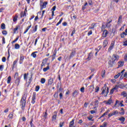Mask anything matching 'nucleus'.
Listing matches in <instances>:
<instances>
[{"label": "nucleus", "instance_id": "obj_1", "mask_svg": "<svg viewBox=\"0 0 127 127\" xmlns=\"http://www.w3.org/2000/svg\"><path fill=\"white\" fill-rule=\"evenodd\" d=\"M26 98H27V94H24L22 97L21 100V104L22 105L21 109L23 111L24 107H25V104L26 103Z\"/></svg>", "mask_w": 127, "mask_h": 127}, {"label": "nucleus", "instance_id": "obj_2", "mask_svg": "<svg viewBox=\"0 0 127 127\" xmlns=\"http://www.w3.org/2000/svg\"><path fill=\"white\" fill-rule=\"evenodd\" d=\"M102 95H104V97H107L108 94H109V88L107 87L106 84L102 88V92L101 93Z\"/></svg>", "mask_w": 127, "mask_h": 127}, {"label": "nucleus", "instance_id": "obj_3", "mask_svg": "<svg viewBox=\"0 0 127 127\" xmlns=\"http://www.w3.org/2000/svg\"><path fill=\"white\" fill-rule=\"evenodd\" d=\"M117 115H119V112H118V111H115L109 114L108 117L109 118H111V117H113V116H117Z\"/></svg>", "mask_w": 127, "mask_h": 127}, {"label": "nucleus", "instance_id": "obj_4", "mask_svg": "<svg viewBox=\"0 0 127 127\" xmlns=\"http://www.w3.org/2000/svg\"><path fill=\"white\" fill-rule=\"evenodd\" d=\"M48 60V59H45L43 60L42 64L41 65V68H43V67H45V65H46Z\"/></svg>", "mask_w": 127, "mask_h": 127}, {"label": "nucleus", "instance_id": "obj_5", "mask_svg": "<svg viewBox=\"0 0 127 127\" xmlns=\"http://www.w3.org/2000/svg\"><path fill=\"white\" fill-rule=\"evenodd\" d=\"M120 58V57H119V56L118 55H113L112 56V58L111 59L112 60H113V61H116V60H119V59Z\"/></svg>", "mask_w": 127, "mask_h": 127}, {"label": "nucleus", "instance_id": "obj_6", "mask_svg": "<svg viewBox=\"0 0 127 127\" xmlns=\"http://www.w3.org/2000/svg\"><path fill=\"white\" fill-rule=\"evenodd\" d=\"M36 98V93L34 92L33 93L32 98V103L35 104V99Z\"/></svg>", "mask_w": 127, "mask_h": 127}, {"label": "nucleus", "instance_id": "obj_7", "mask_svg": "<svg viewBox=\"0 0 127 127\" xmlns=\"http://www.w3.org/2000/svg\"><path fill=\"white\" fill-rule=\"evenodd\" d=\"M48 3V2L45 1L43 3L42 5H40L41 6V10H42L44 8H45L46 7V5H47V4Z\"/></svg>", "mask_w": 127, "mask_h": 127}, {"label": "nucleus", "instance_id": "obj_8", "mask_svg": "<svg viewBox=\"0 0 127 127\" xmlns=\"http://www.w3.org/2000/svg\"><path fill=\"white\" fill-rule=\"evenodd\" d=\"M57 118V113L54 112V114L52 116V122H56V119Z\"/></svg>", "mask_w": 127, "mask_h": 127}, {"label": "nucleus", "instance_id": "obj_9", "mask_svg": "<svg viewBox=\"0 0 127 127\" xmlns=\"http://www.w3.org/2000/svg\"><path fill=\"white\" fill-rule=\"evenodd\" d=\"M114 47H115V43L112 42V43H111V44L108 49V51H111L114 49Z\"/></svg>", "mask_w": 127, "mask_h": 127}, {"label": "nucleus", "instance_id": "obj_10", "mask_svg": "<svg viewBox=\"0 0 127 127\" xmlns=\"http://www.w3.org/2000/svg\"><path fill=\"white\" fill-rule=\"evenodd\" d=\"M108 63L110 67H113L115 64V62L111 59L109 61Z\"/></svg>", "mask_w": 127, "mask_h": 127}, {"label": "nucleus", "instance_id": "obj_11", "mask_svg": "<svg viewBox=\"0 0 127 127\" xmlns=\"http://www.w3.org/2000/svg\"><path fill=\"white\" fill-rule=\"evenodd\" d=\"M113 21V20L110 19V20H107V23H106V26L107 27H111V24H110L111 22Z\"/></svg>", "mask_w": 127, "mask_h": 127}, {"label": "nucleus", "instance_id": "obj_12", "mask_svg": "<svg viewBox=\"0 0 127 127\" xmlns=\"http://www.w3.org/2000/svg\"><path fill=\"white\" fill-rule=\"evenodd\" d=\"M104 103H105L106 105H111L113 103V100H112V99H110L107 102L104 101Z\"/></svg>", "mask_w": 127, "mask_h": 127}, {"label": "nucleus", "instance_id": "obj_13", "mask_svg": "<svg viewBox=\"0 0 127 127\" xmlns=\"http://www.w3.org/2000/svg\"><path fill=\"white\" fill-rule=\"evenodd\" d=\"M15 80V83L17 84V86H18L19 85V83H20V78H14Z\"/></svg>", "mask_w": 127, "mask_h": 127}, {"label": "nucleus", "instance_id": "obj_14", "mask_svg": "<svg viewBox=\"0 0 127 127\" xmlns=\"http://www.w3.org/2000/svg\"><path fill=\"white\" fill-rule=\"evenodd\" d=\"M53 84V78H50L48 80V85L51 86Z\"/></svg>", "mask_w": 127, "mask_h": 127}, {"label": "nucleus", "instance_id": "obj_15", "mask_svg": "<svg viewBox=\"0 0 127 127\" xmlns=\"http://www.w3.org/2000/svg\"><path fill=\"white\" fill-rule=\"evenodd\" d=\"M76 53V52L75 51H73L69 55V60H70V59H71L72 58L74 57V56H75V54Z\"/></svg>", "mask_w": 127, "mask_h": 127}, {"label": "nucleus", "instance_id": "obj_16", "mask_svg": "<svg viewBox=\"0 0 127 127\" xmlns=\"http://www.w3.org/2000/svg\"><path fill=\"white\" fill-rule=\"evenodd\" d=\"M108 31L107 30H105L103 31V37H107V35H108Z\"/></svg>", "mask_w": 127, "mask_h": 127}, {"label": "nucleus", "instance_id": "obj_17", "mask_svg": "<svg viewBox=\"0 0 127 127\" xmlns=\"http://www.w3.org/2000/svg\"><path fill=\"white\" fill-rule=\"evenodd\" d=\"M78 95V91L75 90L72 94V97H74V98H75V97H77Z\"/></svg>", "mask_w": 127, "mask_h": 127}, {"label": "nucleus", "instance_id": "obj_18", "mask_svg": "<svg viewBox=\"0 0 127 127\" xmlns=\"http://www.w3.org/2000/svg\"><path fill=\"white\" fill-rule=\"evenodd\" d=\"M118 88H119V86H116L113 89H111V92H110V94L111 95L113 94V93H114V91H115V90H117L118 89Z\"/></svg>", "mask_w": 127, "mask_h": 127}, {"label": "nucleus", "instance_id": "obj_19", "mask_svg": "<svg viewBox=\"0 0 127 127\" xmlns=\"http://www.w3.org/2000/svg\"><path fill=\"white\" fill-rule=\"evenodd\" d=\"M74 119H72V121L69 123V127H73V126H74Z\"/></svg>", "mask_w": 127, "mask_h": 127}, {"label": "nucleus", "instance_id": "obj_20", "mask_svg": "<svg viewBox=\"0 0 127 127\" xmlns=\"http://www.w3.org/2000/svg\"><path fill=\"white\" fill-rule=\"evenodd\" d=\"M118 66L119 67H123L124 66V62L120 61L118 63Z\"/></svg>", "mask_w": 127, "mask_h": 127}, {"label": "nucleus", "instance_id": "obj_21", "mask_svg": "<svg viewBox=\"0 0 127 127\" xmlns=\"http://www.w3.org/2000/svg\"><path fill=\"white\" fill-rule=\"evenodd\" d=\"M127 33H126L125 32H123L121 34V38H125V36H127Z\"/></svg>", "mask_w": 127, "mask_h": 127}, {"label": "nucleus", "instance_id": "obj_22", "mask_svg": "<svg viewBox=\"0 0 127 127\" xmlns=\"http://www.w3.org/2000/svg\"><path fill=\"white\" fill-rule=\"evenodd\" d=\"M109 42L108 40H105L103 42V46L104 47H106L108 44Z\"/></svg>", "mask_w": 127, "mask_h": 127}, {"label": "nucleus", "instance_id": "obj_23", "mask_svg": "<svg viewBox=\"0 0 127 127\" xmlns=\"http://www.w3.org/2000/svg\"><path fill=\"white\" fill-rule=\"evenodd\" d=\"M24 60V57H23L22 56H20V64H21V63H22Z\"/></svg>", "mask_w": 127, "mask_h": 127}, {"label": "nucleus", "instance_id": "obj_24", "mask_svg": "<svg viewBox=\"0 0 127 127\" xmlns=\"http://www.w3.org/2000/svg\"><path fill=\"white\" fill-rule=\"evenodd\" d=\"M36 53H37V52H33L31 54V56L33 57V58H36Z\"/></svg>", "mask_w": 127, "mask_h": 127}, {"label": "nucleus", "instance_id": "obj_25", "mask_svg": "<svg viewBox=\"0 0 127 127\" xmlns=\"http://www.w3.org/2000/svg\"><path fill=\"white\" fill-rule=\"evenodd\" d=\"M119 121H120V122H122V123H124L126 119L125 118V117H122L121 118H119Z\"/></svg>", "mask_w": 127, "mask_h": 127}, {"label": "nucleus", "instance_id": "obj_26", "mask_svg": "<svg viewBox=\"0 0 127 127\" xmlns=\"http://www.w3.org/2000/svg\"><path fill=\"white\" fill-rule=\"evenodd\" d=\"M110 113V110L107 111L105 113H104L102 116L101 117V118H102V117H105V116H107L108 115V113Z\"/></svg>", "mask_w": 127, "mask_h": 127}, {"label": "nucleus", "instance_id": "obj_27", "mask_svg": "<svg viewBox=\"0 0 127 127\" xmlns=\"http://www.w3.org/2000/svg\"><path fill=\"white\" fill-rule=\"evenodd\" d=\"M30 27H31V24L27 27L26 31L24 32V34H25V33H26V32H27L28 30H29V29H30Z\"/></svg>", "mask_w": 127, "mask_h": 127}, {"label": "nucleus", "instance_id": "obj_28", "mask_svg": "<svg viewBox=\"0 0 127 127\" xmlns=\"http://www.w3.org/2000/svg\"><path fill=\"white\" fill-rule=\"evenodd\" d=\"M49 69H50L49 66H48L47 67L44 68L43 70L44 72H46L47 71H48Z\"/></svg>", "mask_w": 127, "mask_h": 127}, {"label": "nucleus", "instance_id": "obj_29", "mask_svg": "<svg viewBox=\"0 0 127 127\" xmlns=\"http://www.w3.org/2000/svg\"><path fill=\"white\" fill-rule=\"evenodd\" d=\"M122 112H120V115H122V116H124L125 115V110H124V108L121 109Z\"/></svg>", "mask_w": 127, "mask_h": 127}, {"label": "nucleus", "instance_id": "obj_30", "mask_svg": "<svg viewBox=\"0 0 127 127\" xmlns=\"http://www.w3.org/2000/svg\"><path fill=\"white\" fill-rule=\"evenodd\" d=\"M122 16H120L118 19V24H120V23L122 22Z\"/></svg>", "mask_w": 127, "mask_h": 127}, {"label": "nucleus", "instance_id": "obj_31", "mask_svg": "<svg viewBox=\"0 0 127 127\" xmlns=\"http://www.w3.org/2000/svg\"><path fill=\"white\" fill-rule=\"evenodd\" d=\"M96 24H92L91 26L89 27V29H94L95 28Z\"/></svg>", "mask_w": 127, "mask_h": 127}, {"label": "nucleus", "instance_id": "obj_32", "mask_svg": "<svg viewBox=\"0 0 127 127\" xmlns=\"http://www.w3.org/2000/svg\"><path fill=\"white\" fill-rule=\"evenodd\" d=\"M121 95L124 97H127V93L126 92V91H123L122 92Z\"/></svg>", "mask_w": 127, "mask_h": 127}, {"label": "nucleus", "instance_id": "obj_33", "mask_svg": "<svg viewBox=\"0 0 127 127\" xmlns=\"http://www.w3.org/2000/svg\"><path fill=\"white\" fill-rule=\"evenodd\" d=\"M63 20V18H61V19H60L59 22L57 23V24H56L57 26H58V25H59V24H61V22H62Z\"/></svg>", "mask_w": 127, "mask_h": 127}, {"label": "nucleus", "instance_id": "obj_34", "mask_svg": "<svg viewBox=\"0 0 127 127\" xmlns=\"http://www.w3.org/2000/svg\"><path fill=\"white\" fill-rule=\"evenodd\" d=\"M14 78V79L19 78V77H18V72H16L15 73Z\"/></svg>", "mask_w": 127, "mask_h": 127}, {"label": "nucleus", "instance_id": "obj_35", "mask_svg": "<svg viewBox=\"0 0 127 127\" xmlns=\"http://www.w3.org/2000/svg\"><path fill=\"white\" fill-rule=\"evenodd\" d=\"M105 74H106V70H102L101 76L103 78H104V77H105Z\"/></svg>", "mask_w": 127, "mask_h": 127}, {"label": "nucleus", "instance_id": "obj_36", "mask_svg": "<svg viewBox=\"0 0 127 127\" xmlns=\"http://www.w3.org/2000/svg\"><path fill=\"white\" fill-rule=\"evenodd\" d=\"M123 46H127V40H124L123 41Z\"/></svg>", "mask_w": 127, "mask_h": 127}, {"label": "nucleus", "instance_id": "obj_37", "mask_svg": "<svg viewBox=\"0 0 127 127\" xmlns=\"http://www.w3.org/2000/svg\"><path fill=\"white\" fill-rule=\"evenodd\" d=\"M20 47V46H19V45L18 44H16L15 45V49H19Z\"/></svg>", "mask_w": 127, "mask_h": 127}, {"label": "nucleus", "instance_id": "obj_38", "mask_svg": "<svg viewBox=\"0 0 127 127\" xmlns=\"http://www.w3.org/2000/svg\"><path fill=\"white\" fill-rule=\"evenodd\" d=\"M1 29H5V24H4V23L1 24Z\"/></svg>", "mask_w": 127, "mask_h": 127}, {"label": "nucleus", "instance_id": "obj_39", "mask_svg": "<svg viewBox=\"0 0 127 127\" xmlns=\"http://www.w3.org/2000/svg\"><path fill=\"white\" fill-rule=\"evenodd\" d=\"M92 56H93V55L92 54V52L90 53L89 55H88L87 59H89V60H90V59H91V58H92Z\"/></svg>", "mask_w": 127, "mask_h": 127}, {"label": "nucleus", "instance_id": "obj_40", "mask_svg": "<svg viewBox=\"0 0 127 127\" xmlns=\"http://www.w3.org/2000/svg\"><path fill=\"white\" fill-rule=\"evenodd\" d=\"M11 80V77L8 76L7 78V84H9V83H10Z\"/></svg>", "mask_w": 127, "mask_h": 127}, {"label": "nucleus", "instance_id": "obj_41", "mask_svg": "<svg viewBox=\"0 0 127 127\" xmlns=\"http://www.w3.org/2000/svg\"><path fill=\"white\" fill-rule=\"evenodd\" d=\"M120 76H121V73H119L118 74L114 76L115 79H118L119 77H120Z\"/></svg>", "mask_w": 127, "mask_h": 127}, {"label": "nucleus", "instance_id": "obj_42", "mask_svg": "<svg viewBox=\"0 0 127 127\" xmlns=\"http://www.w3.org/2000/svg\"><path fill=\"white\" fill-rule=\"evenodd\" d=\"M17 17H18V16L16 14L13 19V21H16V20H17Z\"/></svg>", "mask_w": 127, "mask_h": 127}, {"label": "nucleus", "instance_id": "obj_43", "mask_svg": "<svg viewBox=\"0 0 127 127\" xmlns=\"http://www.w3.org/2000/svg\"><path fill=\"white\" fill-rule=\"evenodd\" d=\"M45 81H46L45 78H41V83L42 84H44V83H45Z\"/></svg>", "mask_w": 127, "mask_h": 127}, {"label": "nucleus", "instance_id": "obj_44", "mask_svg": "<svg viewBox=\"0 0 127 127\" xmlns=\"http://www.w3.org/2000/svg\"><path fill=\"white\" fill-rule=\"evenodd\" d=\"M99 90H100V87H99L98 86H97L95 88V93H98V92H99Z\"/></svg>", "mask_w": 127, "mask_h": 127}, {"label": "nucleus", "instance_id": "obj_45", "mask_svg": "<svg viewBox=\"0 0 127 127\" xmlns=\"http://www.w3.org/2000/svg\"><path fill=\"white\" fill-rule=\"evenodd\" d=\"M32 122H33V119H32L31 120V122H30V126H31V127H34V125H33L32 124Z\"/></svg>", "mask_w": 127, "mask_h": 127}, {"label": "nucleus", "instance_id": "obj_46", "mask_svg": "<svg viewBox=\"0 0 127 127\" xmlns=\"http://www.w3.org/2000/svg\"><path fill=\"white\" fill-rule=\"evenodd\" d=\"M17 30H18V27H16L13 29L14 33H16V31H17Z\"/></svg>", "mask_w": 127, "mask_h": 127}, {"label": "nucleus", "instance_id": "obj_47", "mask_svg": "<svg viewBox=\"0 0 127 127\" xmlns=\"http://www.w3.org/2000/svg\"><path fill=\"white\" fill-rule=\"evenodd\" d=\"M4 66L3 65H0V70L2 71L3 70V68Z\"/></svg>", "mask_w": 127, "mask_h": 127}, {"label": "nucleus", "instance_id": "obj_48", "mask_svg": "<svg viewBox=\"0 0 127 127\" xmlns=\"http://www.w3.org/2000/svg\"><path fill=\"white\" fill-rule=\"evenodd\" d=\"M80 92H81V93H84L85 92V88L84 87H81L80 88Z\"/></svg>", "mask_w": 127, "mask_h": 127}, {"label": "nucleus", "instance_id": "obj_49", "mask_svg": "<svg viewBox=\"0 0 127 127\" xmlns=\"http://www.w3.org/2000/svg\"><path fill=\"white\" fill-rule=\"evenodd\" d=\"M56 57V52L55 53H54L53 54V55L52 56V59H53V60H54L55 59V57Z\"/></svg>", "mask_w": 127, "mask_h": 127}, {"label": "nucleus", "instance_id": "obj_50", "mask_svg": "<svg viewBox=\"0 0 127 127\" xmlns=\"http://www.w3.org/2000/svg\"><path fill=\"white\" fill-rule=\"evenodd\" d=\"M62 84L61 82H59L58 83L57 88H61Z\"/></svg>", "mask_w": 127, "mask_h": 127}, {"label": "nucleus", "instance_id": "obj_51", "mask_svg": "<svg viewBox=\"0 0 127 127\" xmlns=\"http://www.w3.org/2000/svg\"><path fill=\"white\" fill-rule=\"evenodd\" d=\"M87 119L89 120V121H92V122L94 121L92 119H93V117L92 116H90V117H88Z\"/></svg>", "mask_w": 127, "mask_h": 127}, {"label": "nucleus", "instance_id": "obj_52", "mask_svg": "<svg viewBox=\"0 0 127 127\" xmlns=\"http://www.w3.org/2000/svg\"><path fill=\"white\" fill-rule=\"evenodd\" d=\"M40 87L39 86H37L36 87L35 91L36 92H38L39 91Z\"/></svg>", "mask_w": 127, "mask_h": 127}, {"label": "nucleus", "instance_id": "obj_53", "mask_svg": "<svg viewBox=\"0 0 127 127\" xmlns=\"http://www.w3.org/2000/svg\"><path fill=\"white\" fill-rule=\"evenodd\" d=\"M123 102H124V101L123 100L120 101V107H124V104H123Z\"/></svg>", "mask_w": 127, "mask_h": 127}, {"label": "nucleus", "instance_id": "obj_54", "mask_svg": "<svg viewBox=\"0 0 127 127\" xmlns=\"http://www.w3.org/2000/svg\"><path fill=\"white\" fill-rule=\"evenodd\" d=\"M2 33L3 35H6V34H7V32L6 31H3Z\"/></svg>", "mask_w": 127, "mask_h": 127}, {"label": "nucleus", "instance_id": "obj_55", "mask_svg": "<svg viewBox=\"0 0 127 127\" xmlns=\"http://www.w3.org/2000/svg\"><path fill=\"white\" fill-rule=\"evenodd\" d=\"M55 9H56V6H54L52 9V11H55Z\"/></svg>", "mask_w": 127, "mask_h": 127}, {"label": "nucleus", "instance_id": "obj_56", "mask_svg": "<svg viewBox=\"0 0 127 127\" xmlns=\"http://www.w3.org/2000/svg\"><path fill=\"white\" fill-rule=\"evenodd\" d=\"M17 63V61H14L13 63V67H14L15 66V64Z\"/></svg>", "mask_w": 127, "mask_h": 127}, {"label": "nucleus", "instance_id": "obj_57", "mask_svg": "<svg viewBox=\"0 0 127 127\" xmlns=\"http://www.w3.org/2000/svg\"><path fill=\"white\" fill-rule=\"evenodd\" d=\"M63 126H64V122H61L60 123V127H62Z\"/></svg>", "mask_w": 127, "mask_h": 127}, {"label": "nucleus", "instance_id": "obj_58", "mask_svg": "<svg viewBox=\"0 0 127 127\" xmlns=\"http://www.w3.org/2000/svg\"><path fill=\"white\" fill-rule=\"evenodd\" d=\"M24 80H26V79H27V75L26 73H24Z\"/></svg>", "mask_w": 127, "mask_h": 127}, {"label": "nucleus", "instance_id": "obj_59", "mask_svg": "<svg viewBox=\"0 0 127 127\" xmlns=\"http://www.w3.org/2000/svg\"><path fill=\"white\" fill-rule=\"evenodd\" d=\"M33 31H34V32H36V31H37V25H36V26H35V29H34Z\"/></svg>", "mask_w": 127, "mask_h": 127}, {"label": "nucleus", "instance_id": "obj_60", "mask_svg": "<svg viewBox=\"0 0 127 127\" xmlns=\"http://www.w3.org/2000/svg\"><path fill=\"white\" fill-rule=\"evenodd\" d=\"M6 60V59L5 58V57H3V58H2V61L3 62H5Z\"/></svg>", "mask_w": 127, "mask_h": 127}, {"label": "nucleus", "instance_id": "obj_61", "mask_svg": "<svg viewBox=\"0 0 127 127\" xmlns=\"http://www.w3.org/2000/svg\"><path fill=\"white\" fill-rule=\"evenodd\" d=\"M18 38H19L18 37L14 41H13V43H14L16 42V41L18 40Z\"/></svg>", "mask_w": 127, "mask_h": 127}, {"label": "nucleus", "instance_id": "obj_62", "mask_svg": "<svg viewBox=\"0 0 127 127\" xmlns=\"http://www.w3.org/2000/svg\"><path fill=\"white\" fill-rule=\"evenodd\" d=\"M92 30H90L89 32H88V36L91 35V34H92Z\"/></svg>", "mask_w": 127, "mask_h": 127}, {"label": "nucleus", "instance_id": "obj_63", "mask_svg": "<svg viewBox=\"0 0 127 127\" xmlns=\"http://www.w3.org/2000/svg\"><path fill=\"white\" fill-rule=\"evenodd\" d=\"M124 59H125V61H127V55H125V56L124 57Z\"/></svg>", "mask_w": 127, "mask_h": 127}, {"label": "nucleus", "instance_id": "obj_64", "mask_svg": "<svg viewBox=\"0 0 127 127\" xmlns=\"http://www.w3.org/2000/svg\"><path fill=\"white\" fill-rule=\"evenodd\" d=\"M125 78H127V72H126L124 75Z\"/></svg>", "mask_w": 127, "mask_h": 127}]
</instances>
